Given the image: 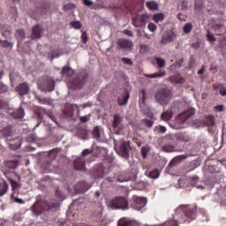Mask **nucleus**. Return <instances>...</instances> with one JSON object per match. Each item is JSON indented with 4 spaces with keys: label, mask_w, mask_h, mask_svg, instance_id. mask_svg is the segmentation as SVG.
<instances>
[{
    "label": "nucleus",
    "mask_w": 226,
    "mask_h": 226,
    "mask_svg": "<svg viewBox=\"0 0 226 226\" xmlns=\"http://www.w3.org/2000/svg\"><path fill=\"white\" fill-rule=\"evenodd\" d=\"M57 209H59V202L49 203L41 200H37L31 207L32 213H34L36 216L41 215L43 211H57Z\"/></svg>",
    "instance_id": "obj_1"
},
{
    "label": "nucleus",
    "mask_w": 226,
    "mask_h": 226,
    "mask_svg": "<svg viewBox=\"0 0 226 226\" xmlns=\"http://www.w3.org/2000/svg\"><path fill=\"white\" fill-rule=\"evenodd\" d=\"M37 84L39 89L44 93H51V91L56 89V81L51 77L45 76L40 78Z\"/></svg>",
    "instance_id": "obj_2"
},
{
    "label": "nucleus",
    "mask_w": 226,
    "mask_h": 226,
    "mask_svg": "<svg viewBox=\"0 0 226 226\" xmlns=\"http://www.w3.org/2000/svg\"><path fill=\"white\" fill-rule=\"evenodd\" d=\"M154 98L160 105H169L172 98V92L167 88H161L156 91Z\"/></svg>",
    "instance_id": "obj_3"
},
{
    "label": "nucleus",
    "mask_w": 226,
    "mask_h": 226,
    "mask_svg": "<svg viewBox=\"0 0 226 226\" xmlns=\"http://www.w3.org/2000/svg\"><path fill=\"white\" fill-rule=\"evenodd\" d=\"M177 211H182V213H184V215L185 216V219L184 221V223H190L192 222V220H193L195 218V216H197L196 213H197V208L196 207H192L188 205H180L177 207Z\"/></svg>",
    "instance_id": "obj_4"
},
{
    "label": "nucleus",
    "mask_w": 226,
    "mask_h": 226,
    "mask_svg": "<svg viewBox=\"0 0 226 226\" xmlns=\"http://www.w3.org/2000/svg\"><path fill=\"white\" fill-rule=\"evenodd\" d=\"M149 19H151V15L147 13L136 14L132 18V24L134 27H146Z\"/></svg>",
    "instance_id": "obj_5"
},
{
    "label": "nucleus",
    "mask_w": 226,
    "mask_h": 226,
    "mask_svg": "<svg viewBox=\"0 0 226 226\" xmlns=\"http://www.w3.org/2000/svg\"><path fill=\"white\" fill-rule=\"evenodd\" d=\"M115 149L117 151L118 154L123 158H125V160L130 158V150L132 149L130 147V141H120L118 147H116Z\"/></svg>",
    "instance_id": "obj_6"
},
{
    "label": "nucleus",
    "mask_w": 226,
    "mask_h": 226,
    "mask_svg": "<svg viewBox=\"0 0 226 226\" xmlns=\"http://www.w3.org/2000/svg\"><path fill=\"white\" fill-rule=\"evenodd\" d=\"M87 79V75L86 73L73 78L69 83L70 89H82Z\"/></svg>",
    "instance_id": "obj_7"
},
{
    "label": "nucleus",
    "mask_w": 226,
    "mask_h": 226,
    "mask_svg": "<svg viewBox=\"0 0 226 226\" xmlns=\"http://www.w3.org/2000/svg\"><path fill=\"white\" fill-rule=\"evenodd\" d=\"M41 6L37 9V13L33 16L34 20H38L40 17L43 15H49L50 13V3L40 0Z\"/></svg>",
    "instance_id": "obj_8"
},
{
    "label": "nucleus",
    "mask_w": 226,
    "mask_h": 226,
    "mask_svg": "<svg viewBox=\"0 0 226 226\" xmlns=\"http://www.w3.org/2000/svg\"><path fill=\"white\" fill-rule=\"evenodd\" d=\"M110 204L113 209L124 210L129 207L128 199H126V197H117L111 200Z\"/></svg>",
    "instance_id": "obj_9"
},
{
    "label": "nucleus",
    "mask_w": 226,
    "mask_h": 226,
    "mask_svg": "<svg viewBox=\"0 0 226 226\" xmlns=\"http://www.w3.org/2000/svg\"><path fill=\"white\" fill-rule=\"evenodd\" d=\"M146 204H147V199L139 196H132L130 206L132 209L140 211L142 207H146Z\"/></svg>",
    "instance_id": "obj_10"
},
{
    "label": "nucleus",
    "mask_w": 226,
    "mask_h": 226,
    "mask_svg": "<svg viewBox=\"0 0 226 226\" xmlns=\"http://www.w3.org/2000/svg\"><path fill=\"white\" fill-rule=\"evenodd\" d=\"M177 37V35L173 31L165 32L162 34L161 43L162 45H167V43H172V41H174V40H176Z\"/></svg>",
    "instance_id": "obj_11"
},
{
    "label": "nucleus",
    "mask_w": 226,
    "mask_h": 226,
    "mask_svg": "<svg viewBox=\"0 0 226 226\" xmlns=\"http://www.w3.org/2000/svg\"><path fill=\"white\" fill-rule=\"evenodd\" d=\"M132 47H133V44L128 39H118L117 41V48L118 50L123 49H132Z\"/></svg>",
    "instance_id": "obj_12"
},
{
    "label": "nucleus",
    "mask_w": 226,
    "mask_h": 226,
    "mask_svg": "<svg viewBox=\"0 0 226 226\" xmlns=\"http://www.w3.org/2000/svg\"><path fill=\"white\" fill-rule=\"evenodd\" d=\"M16 91L19 96H25V94H29V85L26 82L19 84L16 87Z\"/></svg>",
    "instance_id": "obj_13"
},
{
    "label": "nucleus",
    "mask_w": 226,
    "mask_h": 226,
    "mask_svg": "<svg viewBox=\"0 0 226 226\" xmlns=\"http://www.w3.org/2000/svg\"><path fill=\"white\" fill-rule=\"evenodd\" d=\"M75 170H86V159L79 157L73 162Z\"/></svg>",
    "instance_id": "obj_14"
},
{
    "label": "nucleus",
    "mask_w": 226,
    "mask_h": 226,
    "mask_svg": "<svg viewBox=\"0 0 226 226\" xmlns=\"http://www.w3.org/2000/svg\"><path fill=\"white\" fill-rule=\"evenodd\" d=\"M117 226H139L136 221L123 217L117 222Z\"/></svg>",
    "instance_id": "obj_15"
},
{
    "label": "nucleus",
    "mask_w": 226,
    "mask_h": 226,
    "mask_svg": "<svg viewBox=\"0 0 226 226\" xmlns=\"http://www.w3.org/2000/svg\"><path fill=\"white\" fill-rule=\"evenodd\" d=\"M128 100H130V92L128 91V88H124L123 96L119 97L117 100L118 105H126L128 103Z\"/></svg>",
    "instance_id": "obj_16"
},
{
    "label": "nucleus",
    "mask_w": 226,
    "mask_h": 226,
    "mask_svg": "<svg viewBox=\"0 0 226 226\" xmlns=\"http://www.w3.org/2000/svg\"><path fill=\"white\" fill-rule=\"evenodd\" d=\"M91 174L92 176H94L95 179H100V177H103L104 176L103 167L102 166L95 167L94 170H91Z\"/></svg>",
    "instance_id": "obj_17"
},
{
    "label": "nucleus",
    "mask_w": 226,
    "mask_h": 226,
    "mask_svg": "<svg viewBox=\"0 0 226 226\" xmlns=\"http://www.w3.org/2000/svg\"><path fill=\"white\" fill-rule=\"evenodd\" d=\"M121 123H123V117H121V115H119V114L114 115L112 128H114V130H117V129L121 128Z\"/></svg>",
    "instance_id": "obj_18"
},
{
    "label": "nucleus",
    "mask_w": 226,
    "mask_h": 226,
    "mask_svg": "<svg viewBox=\"0 0 226 226\" xmlns=\"http://www.w3.org/2000/svg\"><path fill=\"white\" fill-rule=\"evenodd\" d=\"M8 190H10V186L8 183L4 179L0 181V197H4L8 193Z\"/></svg>",
    "instance_id": "obj_19"
},
{
    "label": "nucleus",
    "mask_w": 226,
    "mask_h": 226,
    "mask_svg": "<svg viewBox=\"0 0 226 226\" xmlns=\"http://www.w3.org/2000/svg\"><path fill=\"white\" fill-rule=\"evenodd\" d=\"M11 127H5L1 131V134L6 139L8 142H12L13 139H11L12 135Z\"/></svg>",
    "instance_id": "obj_20"
},
{
    "label": "nucleus",
    "mask_w": 226,
    "mask_h": 226,
    "mask_svg": "<svg viewBox=\"0 0 226 226\" xmlns=\"http://www.w3.org/2000/svg\"><path fill=\"white\" fill-rule=\"evenodd\" d=\"M41 26L40 25H35L32 28V34L35 40H40L41 38Z\"/></svg>",
    "instance_id": "obj_21"
},
{
    "label": "nucleus",
    "mask_w": 226,
    "mask_h": 226,
    "mask_svg": "<svg viewBox=\"0 0 226 226\" xmlns=\"http://www.w3.org/2000/svg\"><path fill=\"white\" fill-rule=\"evenodd\" d=\"M170 82H175L176 84H185V79L181 74H175L169 77Z\"/></svg>",
    "instance_id": "obj_22"
},
{
    "label": "nucleus",
    "mask_w": 226,
    "mask_h": 226,
    "mask_svg": "<svg viewBox=\"0 0 226 226\" xmlns=\"http://www.w3.org/2000/svg\"><path fill=\"white\" fill-rule=\"evenodd\" d=\"M106 181H108L109 183H125L126 181H128V179H126V177L123 176H118L117 177L114 176V177H108L106 178Z\"/></svg>",
    "instance_id": "obj_23"
},
{
    "label": "nucleus",
    "mask_w": 226,
    "mask_h": 226,
    "mask_svg": "<svg viewBox=\"0 0 226 226\" xmlns=\"http://www.w3.org/2000/svg\"><path fill=\"white\" fill-rule=\"evenodd\" d=\"M186 158H188V154H181V155L176 156L173 160L170 162L169 168L172 169V167H175L177 162L186 160Z\"/></svg>",
    "instance_id": "obj_24"
},
{
    "label": "nucleus",
    "mask_w": 226,
    "mask_h": 226,
    "mask_svg": "<svg viewBox=\"0 0 226 226\" xmlns=\"http://www.w3.org/2000/svg\"><path fill=\"white\" fill-rule=\"evenodd\" d=\"M167 75V72L160 70L157 72L151 73V74H145V77L147 79H160L162 77H165Z\"/></svg>",
    "instance_id": "obj_25"
},
{
    "label": "nucleus",
    "mask_w": 226,
    "mask_h": 226,
    "mask_svg": "<svg viewBox=\"0 0 226 226\" xmlns=\"http://www.w3.org/2000/svg\"><path fill=\"white\" fill-rule=\"evenodd\" d=\"M213 29L218 36H222V34H225V30H223V24L218 23L213 26Z\"/></svg>",
    "instance_id": "obj_26"
},
{
    "label": "nucleus",
    "mask_w": 226,
    "mask_h": 226,
    "mask_svg": "<svg viewBox=\"0 0 226 226\" xmlns=\"http://www.w3.org/2000/svg\"><path fill=\"white\" fill-rule=\"evenodd\" d=\"M12 117L15 119H22L24 117V109L19 108L18 109H15L12 114Z\"/></svg>",
    "instance_id": "obj_27"
},
{
    "label": "nucleus",
    "mask_w": 226,
    "mask_h": 226,
    "mask_svg": "<svg viewBox=\"0 0 226 226\" xmlns=\"http://www.w3.org/2000/svg\"><path fill=\"white\" fill-rule=\"evenodd\" d=\"M62 77H67L70 78L72 75H73V71L71 67L65 66L62 69Z\"/></svg>",
    "instance_id": "obj_28"
},
{
    "label": "nucleus",
    "mask_w": 226,
    "mask_h": 226,
    "mask_svg": "<svg viewBox=\"0 0 226 226\" xmlns=\"http://www.w3.org/2000/svg\"><path fill=\"white\" fill-rule=\"evenodd\" d=\"M146 176H147L151 179H157V177H160V171L158 170L146 171Z\"/></svg>",
    "instance_id": "obj_29"
},
{
    "label": "nucleus",
    "mask_w": 226,
    "mask_h": 226,
    "mask_svg": "<svg viewBox=\"0 0 226 226\" xmlns=\"http://www.w3.org/2000/svg\"><path fill=\"white\" fill-rule=\"evenodd\" d=\"M172 110H166L161 115V119L163 121H170L172 119Z\"/></svg>",
    "instance_id": "obj_30"
},
{
    "label": "nucleus",
    "mask_w": 226,
    "mask_h": 226,
    "mask_svg": "<svg viewBox=\"0 0 226 226\" xmlns=\"http://www.w3.org/2000/svg\"><path fill=\"white\" fill-rule=\"evenodd\" d=\"M161 226H179V222L176 219H169L165 222H163Z\"/></svg>",
    "instance_id": "obj_31"
},
{
    "label": "nucleus",
    "mask_w": 226,
    "mask_h": 226,
    "mask_svg": "<svg viewBox=\"0 0 226 226\" xmlns=\"http://www.w3.org/2000/svg\"><path fill=\"white\" fill-rule=\"evenodd\" d=\"M92 134L95 140H99L102 138V134L100 133V126H95L92 132Z\"/></svg>",
    "instance_id": "obj_32"
},
{
    "label": "nucleus",
    "mask_w": 226,
    "mask_h": 226,
    "mask_svg": "<svg viewBox=\"0 0 226 226\" xmlns=\"http://www.w3.org/2000/svg\"><path fill=\"white\" fill-rule=\"evenodd\" d=\"M165 19V14L163 13H157L154 14L153 16V20L154 22H155L156 24H158V22H162V20Z\"/></svg>",
    "instance_id": "obj_33"
},
{
    "label": "nucleus",
    "mask_w": 226,
    "mask_h": 226,
    "mask_svg": "<svg viewBox=\"0 0 226 226\" xmlns=\"http://www.w3.org/2000/svg\"><path fill=\"white\" fill-rule=\"evenodd\" d=\"M154 61L157 64V68H165V59H163L160 56H156L154 58Z\"/></svg>",
    "instance_id": "obj_34"
},
{
    "label": "nucleus",
    "mask_w": 226,
    "mask_h": 226,
    "mask_svg": "<svg viewBox=\"0 0 226 226\" xmlns=\"http://www.w3.org/2000/svg\"><path fill=\"white\" fill-rule=\"evenodd\" d=\"M141 124H143V126H147V128H152L154 124V121H153L152 119L144 118L141 120Z\"/></svg>",
    "instance_id": "obj_35"
},
{
    "label": "nucleus",
    "mask_w": 226,
    "mask_h": 226,
    "mask_svg": "<svg viewBox=\"0 0 226 226\" xmlns=\"http://www.w3.org/2000/svg\"><path fill=\"white\" fill-rule=\"evenodd\" d=\"M176 149V147H174V145H164L162 147V151H164V153H174Z\"/></svg>",
    "instance_id": "obj_36"
},
{
    "label": "nucleus",
    "mask_w": 226,
    "mask_h": 226,
    "mask_svg": "<svg viewBox=\"0 0 226 226\" xmlns=\"http://www.w3.org/2000/svg\"><path fill=\"white\" fill-rule=\"evenodd\" d=\"M206 124L210 127L213 128L215 126V116L210 115L206 118Z\"/></svg>",
    "instance_id": "obj_37"
},
{
    "label": "nucleus",
    "mask_w": 226,
    "mask_h": 226,
    "mask_svg": "<svg viewBox=\"0 0 226 226\" xmlns=\"http://www.w3.org/2000/svg\"><path fill=\"white\" fill-rule=\"evenodd\" d=\"M7 167H9V169H12V170L17 169L19 167V161H17V160L8 161Z\"/></svg>",
    "instance_id": "obj_38"
},
{
    "label": "nucleus",
    "mask_w": 226,
    "mask_h": 226,
    "mask_svg": "<svg viewBox=\"0 0 226 226\" xmlns=\"http://www.w3.org/2000/svg\"><path fill=\"white\" fill-rule=\"evenodd\" d=\"M147 7L148 10H158V3L154 1L147 2Z\"/></svg>",
    "instance_id": "obj_39"
},
{
    "label": "nucleus",
    "mask_w": 226,
    "mask_h": 226,
    "mask_svg": "<svg viewBox=\"0 0 226 226\" xmlns=\"http://www.w3.org/2000/svg\"><path fill=\"white\" fill-rule=\"evenodd\" d=\"M194 114H195V109H189L185 113L182 114V117H185V121H186V119H190V117H192V116H194Z\"/></svg>",
    "instance_id": "obj_40"
},
{
    "label": "nucleus",
    "mask_w": 226,
    "mask_h": 226,
    "mask_svg": "<svg viewBox=\"0 0 226 226\" xmlns=\"http://www.w3.org/2000/svg\"><path fill=\"white\" fill-rule=\"evenodd\" d=\"M197 183H199V177L193 176L192 180H191V186H194L196 188H201L203 190L204 187L200 186L199 185H197Z\"/></svg>",
    "instance_id": "obj_41"
},
{
    "label": "nucleus",
    "mask_w": 226,
    "mask_h": 226,
    "mask_svg": "<svg viewBox=\"0 0 226 226\" xmlns=\"http://www.w3.org/2000/svg\"><path fill=\"white\" fill-rule=\"evenodd\" d=\"M192 23H186L183 26V31H184L185 34H190V33H192Z\"/></svg>",
    "instance_id": "obj_42"
},
{
    "label": "nucleus",
    "mask_w": 226,
    "mask_h": 226,
    "mask_svg": "<svg viewBox=\"0 0 226 226\" xmlns=\"http://www.w3.org/2000/svg\"><path fill=\"white\" fill-rule=\"evenodd\" d=\"M206 36H207V41H210V43H215V41H216V38L213 34H211L209 30L207 31Z\"/></svg>",
    "instance_id": "obj_43"
},
{
    "label": "nucleus",
    "mask_w": 226,
    "mask_h": 226,
    "mask_svg": "<svg viewBox=\"0 0 226 226\" xmlns=\"http://www.w3.org/2000/svg\"><path fill=\"white\" fill-rule=\"evenodd\" d=\"M16 193H17V192H12V193L11 194V200H14V202H17L18 204H26V201H24V200H22V199H20V198H17V197L15 196Z\"/></svg>",
    "instance_id": "obj_44"
},
{
    "label": "nucleus",
    "mask_w": 226,
    "mask_h": 226,
    "mask_svg": "<svg viewBox=\"0 0 226 226\" xmlns=\"http://www.w3.org/2000/svg\"><path fill=\"white\" fill-rule=\"evenodd\" d=\"M178 8L185 11V10H188V1L183 0L181 3L178 4Z\"/></svg>",
    "instance_id": "obj_45"
},
{
    "label": "nucleus",
    "mask_w": 226,
    "mask_h": 226,
    "mask_svg": "<svg viewBox=\"0 0 226 226\" xmlns=\"http://www.w3.org/2000/svg\"><path fill=\"white\" fill-rule=\"evenodd\" d=\"M155 133H165L167 132V128L163 125H157L154 127Z\"/></svg>",
    "instance_id": "obj_46"
},
{
    "label": "nucleus",
    "mask_w": 226,
    "mask_h": 226,
    "mask_svg": "<svg viewBox=\"0 0 226 226\" xmlns=\"http://www.w3.org/2000/svg\"><path fill=\"white\" fill-rule=\"evenodd\" d=\"M0 45L4 47V49H11L13 44L8 41H0Z\"/></svg>",
    "instance_id": "obj_47"
},
{
    "label": "nucleus",
    "mask_w": 226,
    "mask_h": 226,
    "mask_svg": "<svg viewBox=\"0 0 226 226\" xmlns=\"http://www.w3.org/2000/svg\"><path fill=\"white\" fill-rule=\"evenodd\" d=\"M70 26H72L73 29H82V24L79 21H72L70 23Z\"/></svg>",
    "instance_id": "obj_48"
},
{
    "label": "nucleus",
    "mask_w": 226,
    "mask_h": 226,
    "mask_svg": "<svg viewBox=\"0 0 226 226\" xmlns=\"http://www.w3.org/2000/svg\"><path fill=\"white\" fill-rule=\"evenodd\" d=\"M16 38H25L26 37V32H24V29H18L15 33Z\"/></svg>",
    "instance_id": "obj_49"
},
{
    "label": "nucleus",
    "mask_w": 226,
    "mask_h": 226,
    "mask_svg": "<svg viewBox=\"0 0 226 226\" xmlns=\"http://www.w3.org/2000/svg\"><path fill=\"white\" fill-rule=\"evenodd\" d=\"M149 153V147L145 146L141 147V155L143 158H147V154Z\"/></svg>",
    "instance_id": "obj_50"
},
{
    "label": "nucleus",
    "mask_w": 226,
    "mask_h": 226,
    "mask_svg": "<svg viewBox=\"0 0 226 226\" xmlns=\"http://www.w3.org/2000/svg\"><path fill=\"white\" fill-rule=\"evenodd\" d=\"M10 183H11L12 192H15V190H17V188H19V182L13 180V179H11Z\"/></svg>",
    "instance_id": "obj_51"
},
{
    "label": "nucleus",
    "mask_w": 226,
    "mask_h": 226,
    "mask_svg": "<svg viewBox=\"0 0 226 226\" xmlns=\"http://www.w3.org/2000/svg\"><path fill=\"white\" fill-rule=\"evenodd\" d=\"M91 119V114L85 115L79 117L80 123H87Z\"/></svg>",
    "instance_id": "obj_52"
},
{
    "label": "nucleus",
    "mask_w": 226,
    "mask_h": 226,
    "mask_svg": "<svg viewBox=\"0 0 226 226\" xmlns=\"http://www.w3.org/2000/svg\"><path fill=\"white\" fill-rule=\"evenodd\" d=\"M178 140H182V142H190V138L187 136H185V134H179L177 136Z\"/></svg>",
    "instance_id": "obj_53"
},
{
    "label": "nucleus",
    "mask_w": 226,
    "mask_h": 226,
    "mask_svg": "<svg viewBox=\"0 0 226 226\" xmlns=\"http://www.w3.org/2000/svg\"><path fill=\"white\" fill-rule=\"evenodd\" d=\"M122 63L124 64H129L130 66H132L133 64V61H132V59L127 58V57H122Z\"/></svg>",
    "instance_id": "obj_54"
},
{
    "label": "nucleus",
    "mask_w": 226,
    "mask_h": 226,
    "mask_svg": "<svg viewBox=\"0 0 226 226\" xmlns=\"http://www.w3.org/2000/svg\"><path fill=\"white\" fill-rule=\"evenodd\" d=\"M177 19H179L180 22H186L187 17H186V15H185V14H183V13L180 12V13H178V14L177 15Z\"/></svg>",
    "instance_id": "obj_55"
},
{
    "label": "nucleus",
    "mask_w": 226,
    "mask_h": 226,
    "mask_svg": "<svg viewBox=\"0 0 226 226\" xmlns=\"http://www.w3.org/2000/svg\"><path fill=\"white\" fill-rule=\"evenodd\" d=\"M183 63H185V59L180 58L178 59L172 66H176L177 68H181V66H183Z\"/></svg>",
    "instance_id": "obj_56"
},
{
    "label": "nucleus",
    "mask_w": 226,
    "mask_h": 226,
    "mask_svg": "<svg viewBox=\"0 0 226 226\" xmlns=\"http://www.w3.org/2000/svg\"><path fill=\"white\" fill-rule=\"evenodd\" d=\"M147 29L150 30L152 33H154V31H156V29H157V26L154 23L150 22L147 25Z\"/></svg>",
    "instance_id": "obj_57"
},
{
    "label": "nucleus",
    "mask_w": 226,
    "mask_h": 226,
    "mask_svg": "<svg viewBox=\"0 0 226 226\" xmlns=\"http://www.w3.org/2000/svg\"><path fill=\"white\" fill-rule=\"evenodd\" d=\"M55 194H56V197H57L58 199L64 200V195L63 194V192L61 191H59V189L56 190Z\"/></svg>",
    "instance_id": "obj_58"
},
{
    "label": "nucleus",
    "mask_w": 226,
    "mask_h": 226,
    "mask_svg": "<svg viewBox=\"0 0 226 226\" xmlns=\"http://www.w3.org/2000/svg\"><path fill=\"white\" fill-rule=\"evenodd\" d=\"M6 91H8V87L0 82V94H3V93H6Z\"/></svg>",
    "instance_id": "obj_59"
},
{
    "label": "nucleus",
    "mask_w": 226,
    "mask_h": 226,
    "mask_svg": "<svg viewBox=\"0 0 226 226\" xmlns=\"http://www.w3.org/2000/svg\"><path fill=\"white\" fill-rule=\"evenodd\" d=\"M219 94H221V96H226V87H219Z\"/></svg>",
    "instance_id": "obj_60"
},
{
    "label": "nucleus",
    "mask_w": 226,
    "mask_h": 226,
    "mask_svg": "<svg viewBox=\"0 0 226 226\" xmlns=\"http://www.w3.org/2000/svg\"><path fill=\"white\" fill-rule=\"evenodd\" d=\"M82 3L85 6H88V7H91L93 6V4H94V3L91 0H82Z\"/></svg>",
    "instance_id": "obj_61"
},
{
    "label": "nucleus",
    "mask_w": 226,
    "mask_h": 226,
    "mask_svg": "<svg viewBox=\"0 0 226 226\" xmlns=\"http://www.w3.org/2000/svg\"><path fill=\"white\" fill-rule=\"evenodd\" d=\"M122 33L126 36L133 37V32L132 30L124 29Z\"/></svg>",
    "instance_id": "obj_62"
},
{
    "label": "nucleus",
    "mask_w": 226,
    "mask_h": 226,
    "mask_svg": "<svg viewBox=\"0 0 226 226\" xmlns=\"http://www.w3.org/2000/svg\"><path fill=\"white\" fill-rule=\"evenodd\" d=\"M81 40L83 41V43H87V34L86 32H84L82 34H81Z\"/></svg>",
    "instance_id": "obj_63"
},
{
    "label": "nucleus",
    "mask_w": 226,
    "mask_h": 226,
    "mask_svg": "<svg viewBox=\"0 0 226 226\" xmlns=\"http://www.w3.org/2000/svg\"><path fill=\"white\" fill-rule=\"evenodd\" d=\"M200 8H202V2L195 0V9L200 10Z\"/></svg>",
    "instance_id": "obj_64"
}]
</instances>
